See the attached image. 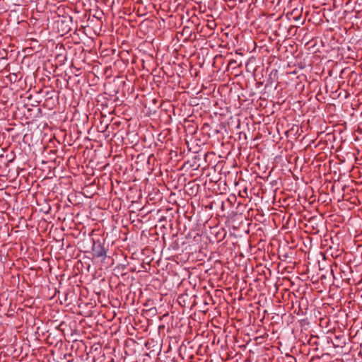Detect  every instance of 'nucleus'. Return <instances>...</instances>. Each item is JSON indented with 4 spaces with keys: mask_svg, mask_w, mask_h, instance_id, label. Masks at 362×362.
I'll use <instances>...</instances> for the list:
<instances>
[{
    "mask_svg": "<svg viewBox=\"0 0 362 362\" xmlns=\"http://www.w3.org/2000/svg\"><path fill=\"white\" fill-rule=\"evenodd\" d=\"M243 220L242 213L231 211L230 215L228 216V228H232L235 231L238 232V228Z\"/></svg>",
    "mask_w": 362,
    "mask_h": 362,
    "instance_id": "obj_1",
    "label": "nucleus"
},
{
    "mask_svg": "<svg viewBox=\"0 0 362 362\" xmlns=\"http://www.w3.org/2000/svg\"><path fill=\"white\" fill-rule=\"evenodd\" d=\"M214 170L220 174V177L218 180V186L221 187L226 186V168H225V161L223 160H219L214 166Z\"/></svg>",
    "mask_w": 362,
    "mask_h": 362,
    "instance_id": "obj_2",
    "label": "nucleus"
},
{
    "mask_svg": "<svg viewBox=\"0 0 362 362\" xmlns=\"http://www.w3.org/2000/svg\"><path fill=\"white\" fill-rule=\"evenodd\" d=\"M212 206L216 209L217 215L222 218L223 221H225V222L226 223V220H225L226 214L224 199L221 197H217L212 202Z\"/></svg>",
    "mask_w": 362,
    "mask_h": 362,
    "instance_id": "obj_3",
    "label": "nucleus"
},
{
    "mask_svg": "<svg viewBox=\"0 0 362 362\" xmlns=\"http://www.w3.org/2000/svg\"><path fill=\"white\" fill-rule=\"evenodd\" d=\"M241 238V235L238 233H236L235 232L230 233V235L228 237V245L230 243L233 248H230L232 251H234L235 255H237L239 252V239Z\"/></svg>",
    "mask_w": 362,
    "mask_h": 362,
    "instance_id": "obj_4",
    "label": "nucleus"
},
{
    "mask_svg": "<svg viewBox=\"0 0 362 362\" xmlns=\"http://www.w3.org/2000/svg\"><path fill=\"white\" fill-rule=\"evenodd\" d=\"M93 253L94 257H101L103 259H105L107 256L106 251L100 243L95 244L94 243L93 245Z\"/></svg>",
    "mask_w": 362,
    "mask_h": 362,
    "instance_id": "obj_5",
    "label": "nucleus"
},
{
    "mask_svg": "<svg viewBox=\"0 0 362 362\" xmlns=\"http://www.w3.org/2000/svg\"><path fill=\"white\" fill-rule=\"evenodd\" d=\"M228 328H230L229 330V333L232 334V337L234 339L235 337V333L237 332V325L233 317L229 319V317H228Z\"/></svg>",
    "mask_w": 362,
    "mask_h": 362,
    "instance_id": "obj_6",
    "label": "nucleus"
},
{
    "mask_svg": "<svg viewBox=\"0 0 362 362\" xmlns=\"http://www.w3.org/2000/svg\"><path fill=\"white\" fill-rule=\"evenodd\" d=\"M214 64H221V67L220 68V71L222 70L223 73L226 71V66H224L223 51H220V54H217L215 57Z\"/></svg>",
    "mask_w": 362,
    "mask_h": 362,
    "instance_id": "obj_7",
    "label": "nucleus"
},
{
    "mask_svg": "<svg viewBox=\"0 0 362 362\" xmlns=\"http://www.w3.org/2000/svg\"><path fill=\"white\" fill-rule=\"evenodd\" d=\"M231 87H230L229 93L233 95L234 98H239V91L241 89V86L238 83L232 82Z\"/></svg>",
    "mask_w": 362,
    "mask_h": 362,
    "instance_id": "obj_8",
    "label": "nucleus"
},
{
    "mask_svg": "<svg viewBox=\"0 0 362 362\" xmlns=\"http://www.w3.org/2000/svg\"><path fill=\"white\" fill-rule=\"evenodd\" d=\"M234 269H235V267L233 269L232 274L230 275V278L233 281V282H232V281H228V288H227L228 291H229L231 288V286H228L229 284H232V286H234L235 285V284L237 283V281H238V274H237V273H235ZM228 277H229V274H228Z\"/></svg>",
    "mask_w": 362,
    "mask_h": 362,
    "instance_id": "obj_9",
    "label": "nucleus"
},
{
    "mask_svg": "<svg viewBox=\"0 0 362 362\" xmlns=\"http://www.w3.org/2000/svg\"><path fill=\"white\" fill-rule=\"evenodd\" d=\"M237 175H238L237 171L232 173H230L229 171H228V176L229 177L230 179L233 180V184L235 187L238 185V181H237Z\"/></svg>",
    "mask_w": 362,
    "mask_h": 362,
    "instance_id": "obj_10",
    "label": "nucleus"
},
{
    "mask_svg": "<svg viewBox=\"0 0 362 362\" xmlns=\"http://www.w3.org/2000/svg\"><path fill=\"white\" fill-rule=\"evenodd\" d=\"M223 131L226 132V129L225 124H224L223 122H221V124H220L219 129H216L214 130V132H215L217 134H221V137H222V139H224V136H223Z\"/></svg>",
    "mask_w": 362,
    "mask_h": 362,
    "instance_id": "obj_11",
    "label": "nucleus"
},
{
    "mask_svg": "<svg viewBox=\"0 0 362 362\" xmlns=\"http://www.w3.org/2000/svg\"><path fill=\"white\" fill-rule=\"evenodd\" d=\"M229 62L228 63V72L229 71V68L231 66L233 69H235L236 66H238V64L236 60H233L232 59H228Z\"/></svg>",
    "mask_w": 362,
    "mask_h": 362,
    "instance_id": "obj_12",
    "label": "nucleus"
},
{
    "mask_svg": "<svg viewBox=\"0 0 362 362\" xmlns=\"http://www.w3.org/2000/svg\"><path fill=\"white\" fill-rule=\"evenodd\" d=\"M228 202H229L231 204H233L236 202V196L234 193H232L228 197Z\"/></svg>",
    "mask_w": 362,
    "mask_h": 362,
    "instance_id": "obj_13",
    "label": "nucleus"
},
{
    "mask_svg": "<svg viewBox=\"0 0 362 362\" xmlns=\"http://www.w3.org/2000/svg\"><path fill=\"white\" fill-rule=\"evenodd\" d=\"M233 37V40H231L233 45L235 47L236 43H238L239 41V33L238 34H232Z\"/></svg>",
    "mask_w": 362,
    "mask_h": 362,
    "instance_id": "obj_14",
    "label": "nucleus"
},
{
    "mask_svg": "<svg viewBox=\"0 0 362 362\" xmlns=\"http://www.w3.org/2000/svg\"><path fill=\"white\" fill-rule=\"evenodd\" d=\"M217 236H220V238H222V239L225 238V237L226 236V231L223 229L222 231H219L217 234Z\"/></svg>",
    "mask_w": 362,
    "mask_h": 362,
    "instance_id": "obj_15",
    "label": "nucleus"
},
{
    "mask_svg": "<svg viewBox=\"0 0 362 362\" xmlns=\"http://www.w3.org/2000/svg\"><path fill=\"white\" fill-rule=\"evenodd\" d=\"M235 6L234 0H228V8H233Z\"/></svg>",
    "mask_w": 362,
    "mask_h": 362,
    "instance_id": "obj_16",
    "label": "nucleus"
},
{
    "mask_svg": "<svg viewBox=\"0 0 362 362\" xmlns=\"http://www.w3.org/2000/svg\"><path fill=\"white\" fill-rule=\"evenodd\" d=\"M240 72V70L238 69L237 72L235 73V76H238V73Z\"/></svg>",
    "mask_w": 362,
    "mask_h": 362,
    "instance_id": "obj_17",
    "label": "nucleus"
},
{
    "mask_svg": "<svg viewBox=\"0 0 362 362\" xmlns=\"http://www.w3.org/2000/svg\"><path fill=\"white\" fill-rule=\"evenodd\" d=\"M220 356H221V358L222 359V361H224L223 356L221 354H220Z\"/></svg>",
    "mask_w": 362,
    "mask_h": 362,
    "instance_id": "obj_18",
    "label": "nucleus"
},
{
    "mask_svg": "<svg viewBox=\"0 0 362 362\" xmlns=\"http://www.w3.org/2000/svg\"><path fill=\"white\" fill-rule=\"evenodd\" d=\"M231 263H229L228 262H227V264H228V269H230V267H229V264H230Z\"/></svg>",
    "mask_w": 362,
    "mask_h": 362,
    "instance_id": "obj_19",
    "label": "nucleus"
},
{
    "mask_svg": "<svg viewBox=\"0 0 362 362\" xmlns=\"http://www.w3.org/2000/svg\"><path fill=\"white\" fill-rule=\"evenodd\" d=\"M226 324H224L223 326L226 327ZM223 330H224V332L226 331V327H223Z\"/></svg>",
    "mask_w": 362,
    "mask_h": 362,
    "instance_id": "obj_20",
    "label": "nucleus"
},
{
    "mask_svg": "<svg viewBox=\"0 0 362 362\" xmlns=\"http://www.w3.org/2000/svg\"><path fill=\"white\" fill-rule=\"evenodd\" d=\"M227 86H228V88L230 86V84H229V81L228 82Z\"/></svg>",
    "mask_w": 362,
    "mask_h": 362,
    "instance_id": "obj_21",
    "label": "nucleus"
},
{
    "mask_svg": "<svg viewBox=\"0 0 362 362\" xmlns=\"http://www.w3.org/2000/svg\"><path fill=\"white\" fill-rule=\"evenodd\" d=\"M221 47L225 48V46H222V45H220Z\"/></svg>",
    "mask_w": 362,
    "mask_h": 362,
    "instance_id": "obj_22",
    "label": "nucleus"
},
{
    "mask_svg": "<svg viewBox=\"0 0 362 362\" xmlns=\"http://www.w3.org/2000/svg\"><path fill=\"white\" fill-rule=\"evenodd\" d=\"M223 345H224L223 344H221V347L223 348Z\"/></svg>",
    "mask_w": 362,
    "mask_h": 362,
    "instance_id": "obj_23",
    "label": "nucleus"
},
{
    "mask_svg": "<svg viewBox=\"0 0 362 362\" xmlns=\"http://www.w3.org/2000/svg\"><path fill=\"white\" fill-rule=\"evenodd\" d=\"M235 16L237 17V11L235 12Z\"/></svg>",
    "mask_w": 362,
    "mask_h": 362,
    "instance_id": "obj_24",
    "label": "nucleus"
},
{
    "mask_svg": "<svg viewBox=\"0 0 362 362\" xmlns=\"http://www.w3.org/2000/svg\"><path fill=\"white\" fill-rule=\"evenodd\" d=\"M227 125H228V127L230 126V122H228Z\"/></svg>",
    "mask_w": 362,
    "mask_h": 362,
    "instance_id": "obj_25",
    "label": "nucleus"
},
{
    "mask_svg": "<svg viewBox=\"0 0 362 362\" xmlns=\"http://www.w3.org/2000/svg\"><path fill=\"white\" fill-rule=\"evenodd\" d=\"M230 119H231V120H233V117H230ZM232 122H233V121H232Z\"/></svg>",
    "mask_w": 362,
    "mask_h": 362,
    "instance_id": "obj_26",
    "label": "nucleus"
}]
</instances>
